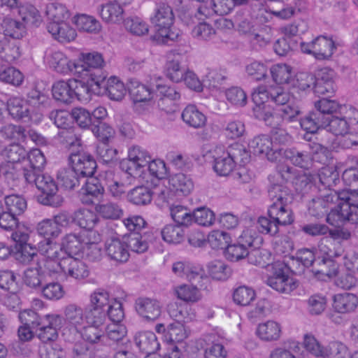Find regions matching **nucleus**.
I'll return each instance as SVG.
<instances>
[{"mask_svg":"<svg viewBox=\"0 0 358 358\" xmlns=\"http://www.w3.org/2000/svg\"><path fill=\"white\" fill-rule=\"evenodd\" d=\"M276 170L281 178L286 181L290 182L295 185L299 183H308V178L305 174H300L297 170L287 164H279L276 166Z\"/></svg>","mask_w":358,"mask_h":358,"instance_id":"obj_39","label":"nucleus"},{"mask_svg":"<svg viewBox=\"0 0 358 358\" xmlns=\"http://www.w3.org/2000/svg\"><path fill=\"white\" fill-rule=\"evenodd\" d=\"M85 310L76 304L70 303L64 308V319L66 324L78 329L83 327Z\"/></svg>","mask_w":358,"mask_h":358,"instance_id":"obj_30","label":"nucleus"},{"mask_svg":"<svg viewBox=\"0 0 358 358\" xmlns=\"http://www.w3.org/2000/svg\"><path fill=\"white\" fill-rule=\"evenodd\" d=\"M6 108L13 119L29 120L30 110L24 99L17 96L11 97L8 100Z\"/></svg>","mask_w":358,"mask_h":358,"instance_id":"obj_31","label":"nucleus"},{"mask_svg":"<svg viewBox=\"0 0 358 358\" xmlns=\"http://www.w3.org/2000/svg\"><path fill=\"white\" fill-rule=\"evenodd\" d=\"M174 20L173 9L167 3H157L154 14L150 17V21L156 29L153 39L162 44L174 41L178 37V34L171 31Z\"/></svg>","mask_w":358,"mask_h":358,"instance_id":"obj_3","label":"nucleus"},{"mask_svg":"<svg viewBox=\"0 0 358 358\" xmlns=\"http://www.w3.org/2000/svg\"><path fill=\"white\" fill-rule=\"evenodd\" d=\"M324 130H321L320 135L328 136V132H331L336 137L346 134L350 125L352 124V120L348 116L331 115L325 117ZM353 122H357L354 118Z\"/></svg>","mask_w":358,"mask_h":358,"instance_id":"obj_21","label":"nucleus"},{"mask_svg":"<svg viewBox=\"0 0 358 358\" xmlns=\"http://www.w3.org/2000/svg\"><path fill=\"white\" fill-rule=\"evenodd\" d=\"M45 13L50 20L48 23L64 22L70 17V12L66 6L59 3L48 4L46 6Z\"/></svg>","mask_w":358,"mask_h":358,"instance_id":"obj_45","label":"nucleus"},{"mask_svg":"<svg viewBox=\"0 0 358 358\" xmlns=\"http://www.w3.org/2000/svg\"><path fill=\"white\" fill-rule=\"evenodd\" d=\"M157 93L161 96L157 102L158 106L167 113L172 110L173 102L180 98V94L176 88L165 85H157Z\"/></svg>","mask_w":358,"mask_h":358,"instance_id":"obj_27","label":"nucleus"},{"mask_svg":"<svg viewBox=\"0 0 358 358\" xmlns=\"http://www.w3.org/2000/svg\"><path fill=\"white\" fill-rule=\"evenodd\" d=\"M185 278L192 285L198 287L200 289H207L210 282L208 277L205 274L204 270L200 266L192 264L189 266Z\"/></svg>","mask_w":358,"mask_h":358,"instance_id":"obj_50","label":"nucleus"},{"mask_svg":"<svg viewBox=\"0 0 358 358\" xmlns=\"http://www.w3.org/2000/svg\"><path fill=\"white\" fill-rule=\"evenodd\" d=\"M23 282L29 287L40 289L45 282V271L41 262L36 263L35 266L26 268L23 273Z\"/></svg>","mask_w":358,"mask_h":358,"instance_id":"obj_26","label":"nucleus"},{"mask_svg":"<svg viewBox=\"0 0 358 358\" xmlns=\"http://www.w3.org/2000/svg\"><path fill=\"white\" fill-rule=\"evenodd\" d=\"M269 199L272 202L268 206L269 208H277L286 213L288 217L294 218L292 210L289 205L294 201V194L286 186L280 184H273L268 189Z\"/></svg>","mask_w":358,"mask_h":358,"instance_id":"obj_11","label":"nucleus"},{"mask_svg":"<svg viewBox=\"0 0 358 358\" xmlns=\"http://www.w3.org/2000/svg\"><path fill=\"white\" fill-rule=\"evenodd\" d=\"M103 20L107 22L117 23L123 20L124 10L116 3L102 4L98 10Z\"/></svg>","mask_w":358,"mask_h":358,"instance_id":"obj_33","label":"nucleus"},{"mask_svg":"<svg viewBox=\"0 0 358 358\" xmlns=\"http://www.w3.org/2000/svg\"><path fill=\"white\" fill-rule=\"evenodd\" d=\"M214 157L213 169L220 176L229 175L236 166L235 161L227 150L223 152L221 155Z\"/></svg>","mask_w":358,"mask_h":358,"instance_id":"obj_46","label":"nucleus"},{"mask_svg":"<svg viewBox=\"0 0 358 358\" xmlns=\"http://www.w3.org/2000/svg\"><path fill=\"white\" fill-rule=\"evenodd\" d=\"M267 89L259 90L252 94V99L255 103L252 108L253 115L256 119L264 122V123L271 127H277L280 124V119L277 113L273 112L272 107L267 104L264 99L270 101L266 92Z\"/></svg>","mask_w":358,"mask_h":358,"instance_id":"obj_8","label":"nucleus"},{"mask_svg":"<svg viewBox=\"0 0 358 358\" xmlns=\"http://www.w3.org/2000/svg\"><path fill=\"white\" fill-rule=\"evenodd\" d=\"M61 246L66 256L78 255L83 250V243L80 236L75 234H66L62 241Z\"/></svg>","mask_w":358,"mask_h":358,"instance_id":"obj_52","label":"nucleus"},{"mask_svg":"<svg viewBox=\"0 0 358 358\" xmlns=\"http://www.w3.org/2000/svg\"><path fill=\"white\" fill-rule=\"evenodd\" d=\"M73 219L74 223L80 228L90 231V236H93V234H91L92 229L99 221L94 212L86 208H80L73 213Z\"/></svg>","mask_w":358,"mask_h":358,"instance_id":"obj_32","label":"nucleus"},{"mask_svg":"<svg viewBox=\"0 0 358 358\" xmlns=\"http://www.w3.org/2000/svg\"><path fill=\"white\" fill-rule=\"evenodd\" d=\"M0 155L10 163H19L25 161L27 151L18 143L10 144L0 150Z\"/></svg>","mask_w":358,"mask_h":358,"instance_id":"obj_42","label":"nucleus"},{"mask_svg":"<svg viewBox=\"0 0 358 358\" xmlns=\"http://www.w3.org/2000/svg\"><path fill=\"white\" fill-rule=\"evenodd\" d=\"M134 308L138 315L146 320H155L162 313L161 303L152 298H137L135 300Z\"/></svg>","mask_w":358,"mask_h":358,"instance_id":"obj_19","label":"nucleus"},{"mask_svg":"<svg viewBox=\"0 0 358 358\" xmlns=\"http://www.w3.org/2000/svg\"><path fill=\"white\" fill-rule=\"evenodd\" d=\"M169 182L172 190L182 195H188L194 189V182L191 177L182 173L172 176Z\"/></svg>","mask_w":358,"mask_h":358,"instance_id":"obj_36","label":"nucleus"},{"mask_svg":"<svg viewBox=\"0 0 358 358\" xmlns=\"http://www.w3.org/2000/svg\"><path fill=\"white\" fill-rule=\"evenodd\" d=\"M48 62L50 67L58 73L62 74L72 73L74 74L73 66L75 64V60H69L68 57L60 51L52 52L48 57Z\"/></svg>","mask_w":358,"mask_h":358,"instance_id":"obj_28","label":"nucleus"},{"mask_svg":"<svg viewBox=\"0 0 358 358\" xmlns=\"http://www.w3.org/2000/svg\"><path fill=\"white\" fill-rule=\"evenodd\" d=\"M60 143L68 148L80 147L82 144L81 137L73 128L61 130L58 133Z\"/></svg>","mask_w":358,"mask_h":358,"instance_id":"obj_62","label":"nucleus"},{"mask_svg":"<svg viewBox=\"0 0 358 358\" xmlns=\"http://www.w3.org/2000/svg\"><path fill=\"white\" fill-rule=\"evenodd\" d=\"M124 239L129 251L142 254L148 250L149 245L155 239V236L150 230L133 231L124 234Z\"/></svg>","mask_w":358,"mask_h":358,"instance_id":"obj_17","label":"nucleus"},{"mask_svg":"<svg viewBox=\"0 0 358 358\" xmlns=\"http://www.w3.org/2000/svg\"><path fill=\"white\" fill-rule=\"evenodd\" d=\"M37 250L46 259H56L55 258L66 256L61 245L52 240L44 239L40 241Z\"/></svg>","mask_w":358,"mask_h":358,"instance_id":"obj_48","label":"nucleus"},{"mask_svg":"<svg viewBox=\"0 0 358 358\" xmlns=\"http://www.w3.org/2000/svg\"><path fill=\"white\" fill-rule=\"evenodd\" d=\"M63 273L76 280H83L88 277L90 271L83 261L72 256H66L62 262Z\"/></svg>","mask_w":358,"mask_h":358,"instance_id":"obj_22","label":"nucleus"},{"mask_svg":"<svg viewBox=\"0 0 358 358\" xmlns=\"http://www.w3.org/2000/svg\"><path fill=\"white\" fill-rule=\"evenodd\" d=\"M62 323V317L59 315H45L41 324L35 330L38 338L43 343L55 341L58 337L57 327Z\"/></svg>","mask_w":358,"mask_h":358,"instance_id":"obj_18","label":"nucleus"},{"mask_svg":"<svg viewBox=\"0 0 358 358\" xmlns=\"http://www.w3.org/2000/svg\"><path fill=\"white\" fill-rule=\"evenodd\" d=\"M301 127L310 133L314 134L320 129L324 130L325 117L321 113L310 112L303 118L299 120Z\"/></svg>","mask_w":358,"mask_h":358,"instance_id":"obj_37","label":"nucleus"},{"mask_svg":"<svg viewBox=\"0 0 358 358\" xmlns=\"http://www.w3.org/2000/svg\"><path fill=\"white\" fill-rule=\"evenodd\" d=\"M338 265L334 259L326 257H318L314 268H312L313 272L315 274H322L328 277H336L338 274Z\"/></svg>","mask_w":358,"mask_h":358,"instance_id":"obj_47","label":"nucleus"},{"mask_svg":"<svg viewBox=\"0 0 358 358\" xmlns=\"http://www.w3.org/2000/svg\"><path fill=\"white\" fill-rule=\"evenodd\" d=\"M260 241L261 238L255 231V229L248 227L242 231L234 243H229L224 252L225 257L231 262H237L248 257L249 262L253 263L251 257L252 255H256L258 252H250L249 249L255 246L257 241ZM254 264H259L260 262L256 260Z\"/></svg>","mask_w":358,"mask_h":358,"instance_id":"obj_4","label":"nucleus"},{"mask_svg":"<svg viewBox=\"0 0 358 358\" xmlns=\"http://www.w3.org/2000/svg\"><path fill=\"white\" fill-rule=\"evenodd\" d=\"M48 31L60 43H69L73 41L77 34L76 30L66 22L61 23H48Z\"/></svg>","mask_w":358,"mask_h":358,"instance_id":"obj_24","label":"nucleus"},{"mask_svg":"<svg viewBox=\"0 0 358 358\" xmlns=\"http://www.w3.org/2000/svg\"><path fill=\"white\" fill-rule=\"evenodd\" d=\"M163 240L170 244H178L185 238L183 229L176 224H167L161 231Z\"/></svg>","mask_w":358,"mask_h":358,"instance_id":"obj_53","label":"nucleus"},{"mask_svg":"<svg viewBox=\"0 0 358 358\" xmlns=\"http://www.w3.org/2000/svg\"><path fill=\"white\" fill-rule=\"evenodd\" d=\"M257 334L262 340L277 341L280 336L281 327L278 322L268 320L258 325Z\"/></svg>","mask_w":358,"mask_h":358,"instance_id":"obj_40","label":"nucleus"},{"mask_svg":"<svg viewBox=\"0 0 358 358\" xmlns=\"http://www.w3.org/2000/svg\"><path fill=\"white\" fill-rule=\"evenodd\" d=\"M52 93L56 101L65 104L71 103L73 101L71 80L56 82L52 85Z\"/></svg>","mask_w":358,"mask_h":358,"instance_id":"obj_38","label":"nucleus"},{"mask_svg":"<svg viewBox=\"0 0 358 358\" xmlns=\"http://www.w3.org/2000/svg\"><path fill=\"white\" fill-rule=\"evenodd\" d=\"M105 65L103 56L97 52L81 53L75 60L74 75L76 76H88L97 77L101 69Z\"/></svg>","mask_w":358,"mask_h":358,"instance_id":"obj_9","label":"nucleus"},{"mask_svg":"<svg viewBox=\"0 0 358 358\" xmlns=\"http://www.w3.org/2000/svg\"><path fill=\"white\" fill-rule=\"evenodd\" d=\"M27 172H31V169H29L26 166L10 167L4 173L5 180L10 187L14 188L19 186L22 179L26 182L25 173Z\"/></svg>","mask_w":358,"mask_h":358,"instance_id":"obj_57","label":"nucleus"},{"mask_svg":"<svg viewBox=\"0 0 358 358\" xmlns=\"http://www.w3.org/2000/svg\"><path fill=\"white\" fill-rule=\"evenodd\" d=\"M69 160L71 166L84 179L93 176L97 167L94 158L90 154L83 151L71 152Z\"/></svg>","mask_w":358,"mask_h":358,"instance_id":"obj_15","label":"nucleus"},{"mask_svg":"<svg viewBox=\"0 0 358 358\" xmlns=\"http://www.w3.org/2000/svg\"><path fill=\"white\" fill-rule=\"evenodd\" d=\"M182 120L189 127L201 128L206 123V117L196 106L188 105L182 113Z\"/></svg>","mask_w":358,"mask_h":358,"instance_id":"obj_34","label":"nucleus"},{"mask_svg":"<svg viewBox=\"0 0 358 358\" xmlns=\"http://www.w3.org/2000/svg\"><path fill=\"white\" fill-rule=\"evenodd\" d=\"M105 250L108 257L118 262H126L129 257L124 235L122 237H110L105 243Z\"/></svg>","mask_w":358,"mask_h":358,"instance_id":"obj_20","label":"nucleus"},{"mask_svg":"<svg viewBox=\"0 0 358 358\" xmlns=\"http://www.w3.org/2000/svg\"><path fill=\"white\" fill-rule=\"evenodd\" d=\"M134 339L136 346L143 353L155 352L159 348L157 336L152 331L138 332Z\"/></svg>","mask_w":358,"mask_h":358,"instance_id":"obj_25","label":"nucleus"},{"mask_svg":"<svg viewBox=\"0 0 358 358\" xmlns=\"http://www.w3.org/2000/svg\"><path fill=\"white\" fill-rule=\"evenodd\" d=\"M108 93V97L115 101H120L126 94L124 84L116 77H110L107 81L104 79V83L101 85Z\"/></svg>","mask_w":358,"mask_h":358,"instance_id":"obj_43","label":"nucleus"},{"mask_svg":"<svg viewBox=\"0 0 358 358\" xmlns=\"http://www.w3.org/2000/svg\"><path fill=\"white\" fill-rule=\"evenodd\" d=\"M282 155L289 160L294 165L308 169L312 164L310 154L306 151H300L295 148L282 150Z\"/></svg>","mask_w":358,"mask_h":358,"instance_id":"obj_35","label":"nucleus"},{"mask_svg":"<svg viewBox=\"0 0 358 358\" xmlns=\"http://www.w3.org/2000/svg\"><path fill=\"white\" fill-rule=\"evenodd\" d=\"M78 78L71 79L73 99L87 101L92 94H100L101 85L104 83L106 76L101 73L97 77L88 76H77Z\"/></svg>","mask_w":358,"mask_h":358,"instance_id":"obj_6","label":"nucleus"},{"mask_svg":"<svg viewBox=\"0 0 358 358\" xmlns=\"http://www.w3.org/2000/svg\"><path fill=\"white\" fill-rule=\"evenodd\" d=\"M81 332L84 341L90 344H96L103 341L105 336V327L92 325L83 326Z\"/></svg>","mask_w":358,"mask_h":358,"instance_id":"obj_60","label":"nucleus"},{"mask_svg":"<svg viewBox=\"0 0 358 358\" xmlns=\"http://www.w3.org/2000/svg\"><path fill=\"white\" fill-rule=\"evenodd\" d=\"M57 179L66 189H73L80 185L81 180L84 178L71 166L59 170L57 173Z\"/></svg>","mask_w":358,"mask_h":358,"instance_id":"obj_44","label":"nucleus"},{"mask_svg":"<svg viewBox=\"0 0 358 358\" xmlns=\"http://www.w3.org/2000/svg\"><path fill=\"white\" fill-rule=\"evenodd\" d=\"M84 185L79 192L80 200L85 205H95L103 198L105 189L100 180L94 176L83 179Z\"/></svg>","mask_w":358,"mask_h":358,"instance_id":"obj_13","label":"nucleus"},{"mask_svg":"<svg viewBox=\"0 0 358 358\" xmlns=\"http://www.w3.org/2000/svg\"><path fill=\"white\" fill-rule=\"evenodd\" d=\"M41 296L50 301H57L64 297V289L59 282H50L45 283L40 289Z\"/></svg>","mask_w":358,"mask_h":358,"instance_id":"obj_58","label":"nucleus"},{"mask_svg":"<svg viewBox=\"0 0 358 358\" xmlns=\"http://www.w3.org/2000/svg\"><path fill=\"white\" fill-rule=\"evenodd\" d=\"M339 194L340 191H330L326 194L313 199L308 205L309 214L316 218L327 217L330 205L337 204L338 201H339Z\"/></svg>","mask_w":358,"mask_h":358,"instance_id":"obj_16","label":"nucleus"},{"mask_svg":"<svg viewBox=\"0 0 358 358\" xmlns=\"http://www.w3.org/2000/svg\"><path fill=\"white\" fill-rule=\"evenodd\" d=\"M38 250L31 244L22 245L16 248L15 259L23 264H28L32 262H41L37 254Z\"/></svg>","mask_w":358,"mask_h":358,"instance_id":"obj_54","label":"nucleus"},{"mask_svg":"<svg viewBox=\"0 0 358 358\" xmlns=\"http://www.w3.org/2000/svg\"><path fill=\"white\" fill-rule=\"evenodd\" d=\"M3 34L13 38L20 39L25 33V27L23 23L9 17L3 18L1 23Z\"/></svg>","mask_w":358,"mask_h":358,"instance_id":"obj_51","label":"nucleus"},{"mask_svg":"<svg viewBox=\"0 0 358 358\" xmlns=\"http://www.w3.org/2000/svg\"><path fill=\"white\" fill-rule=\"evenodd\" d=\"M5 204L8 211L17 216L22 215L27 209L25 199L18 194H11L5 197Z\"/></svg>","mask_w":358,"mask_h":358,"instance_id":"obj_63","label":"nucleus"},{"mask_svg":"<svg viewBox=\"0 0 358 358\" xmlns=\"http://www.w3.org/2000/svg\"><path fill=\"white\" fill-rule=\"evenodd\" d=\"M318 257H327L335 259L342 255L343 250L341 245L336 244L329 237H323L317 245Z\"/></svg>","mask_w":358,"mask_h":358,"instance_id":"obj_41","label":"nucleus"},{"mask_svg":"<svg viewBox=\"0 0 358 358\" xmlns=\"http://www.w3.org/2000/svg\"><path fill=\"white\" fill-rule=\"evenodd\" d=\"M266 284L280 293L289 294L297 287L294 279L287 273V268L282 264L275 267L273 274L268 277Z\"/></svg>","mask_w":358,"mask_h":358,"instance_id":"obj_12","label":"nucleus"},{"mask_svg":"<svg viewBox=\"0 0 358 358\" xmlns=\"http://www.w3.org/2000/svg\"><path fill=\"white\" fill-rule=\"evenodd\" d=\"M128 200L136 206H145L152 201V192L145 186H138L128 193Z\"/></svg>","mask_w":358,"mask_h":358,"instance_id":"obj_49","label":"nucleus"},{"mask_svg":"<svg viewBox=\"0 0 358 358\" xmlns=\"http://www.w3.org/2000/svg\"><path fill=\"white\" fill-rule=\"evenodd\" d=\"M208 268L209 275L217 280H226L231 274V268L222 261H213L209 263Z\"/></svg>","mask_w":358,"mask_h":358,"instance_id":"obj_59","label":"nucleus"},{"mask_svg":"<svg viewBox=\"0 0 358 358\" xmlns=\"http://www.w3.org/2000/svg\"><path fill=\"white\" fill-rule=\"evenodd\" d=\"M318 177L322 186L324 189H329V192L334 191L331 187L336 186L340 181L338 172L331 167L322 168L318 174Z\"/></svg>","mask_w":358,"mask_h":358,"instance_id":"obj_61","label":"nucleus"},{"mask_svg":"<svg viewBox=\"0 0 358 358\" xmlns=\"http://www.w3.org/2000/svg\"><path fill=\"white\" fill-rule=\"evenodd\" d=\"M348 355L347 346L339 341H331L323 349L322 357L347 358Z\"/></svg>","mask_w":358,"mask_h":358,"instance_id":"obj_64","label":"nucleus"},{"mask_svg":"<svg viewBox=\"0 0 358 358\" xmlns=\"http://www.w3.org/2000/svg\"><path fill=\"white\" fill-rule=\"evenodd\" d=\"M268 96V99L271 102H273L280 108L278 109L277 113L282 121L287 122H292L299 121L300 115L301 114V109L294 102H290L289 94L284 89L278 85L270 86L266 92Z\"/></svg>","mask_w":358,"mask_h":358,"instance_id":"obj_5","label":"nucleus"},{"mask_svg":"<svg viewBox=\"0 0 358 358\" xmlns=\"http://www.w3.org/2000/svg\"><path fill=\"white\" fill-rule=\"evenodd\" d=\"M283 210H278L277 208H268V215L266 217H259L255 227L252 228L258 229L259 232L264 234H268L271 236H275L279 233V227L280 226H287L292 224L294 218H291L286 215V213H282Z\"/></svg>","mask_w":358,"mask_h":358,"instance_id":"obj_7","label":"nucleus"},{"mask_svg":"<svg viewBox=\"0 0 358 358\" xmlns=\"http://www.w3.org/2000/svg\"><path fill=\"white\" fill-rule=\"evenodd\" d=\"M23 80V74L13 66H7L0 69V81L1 83L18 87L22 85Z\"/></svg>","mask_w":358,"mask_h":358,"instance_id":"obj_56","label":"nucleus"},{"mask_svg":"<svg viewBox=\"0 0 358 358\" xmlns=\"http://www.w3.org/2000/svg\"><path fill=\"white\" fill-rule=\"evenodd\" d=\"M339 196L337 205L329 212L327 222L332 226L345 222L358 224V192L343 189Z\"/></svg>","mask_w":358,"mask_h":358,"instance_id":"obj_1","label":"nucleus"},{"mask_svg":"<svg viewBox=\"0 0 358 358\" xmlns=\"http://www.w3.org/2000/svg\"><path fill=\"white\" fill-rule=\"evenodd\" d=\"M26 182L36 187L40 191L37 196V201L42 205L51 207H59L63 201V197L58 194V187L55 180L49 175L42 172H27Z\"/></svg>","mask_w":358,"mask_h":358,"instance_id":"obj_2","label":"nucleus"},{"mask_svg":"<svg viewBox=\"0 0 358 358\" xmlns=\"http://www.w3.org/2000/svg\"><path fill=\"white\" fill-rule=\"evenodd\" d=\"M36 231L40 236L49 240L57 238L62 233L61 229L51 219H45L38 222Z\"/></svg>","mask_w":358,"mask_h":358,"instance_id":"obj_55","label":"nucleus"},{"mask_svg":"<svg viewBox=\"0 0 358 358\" xmlns=\"http://www.w3.org/2000/svg\"><path fill=\"white\" fill-rule=\"evenodd\" d=\"M358 297L351 293L338 294L334 296L333 308L338 313H348L357 306Z\"/></svg>","mask_w":358,"mask_h":358,"instance_id":"obj_29","label":"nucleus"},{"mask_svg":"<svg viewBox=\"0 0 358 358\" xmlns=\"http://www.w3.org/2000/svg\"><path fill=\"white\" fill-rule=\"evenodd\" d=\"M254 155L264 154L269 161H277L282 155V149L274 145L267 135H259L253 138L248 144Z\"/></svg>","mask_w":358,"mask_h":358,"instance_id":"obj_14","label":"nucleus"},{"mask_svg":"<svg viewBox=\"0 0 358 358\" xmlns=\"http://www.w3.org/2000/svg\"><path fill=\"white\" fill-rule=\"evenodd\" d=\"M127 88L131 99L134 103L146 102L150 101L153 97L152 90L136 78L129 80Z\"/></svg>","mask_w":358,"mask_h":358,"instance_id":"obj_23","label":"nucleus"},{"mask_svg":"<svg viewBox=\"0 0 358 358\" xmlns=\"http://www.w3.org/2000/svg\"><path fill=\"white\" fill-rule=\"evenodd\" d=\"M302 52L312 55L317 60H329L336 50V46L331 38L320 35L310 42H301Z\"/></svg>","mask_w":358,"mask_h":358,"instance_id":"obj_10","label":"nucleus"}]
</instances>
